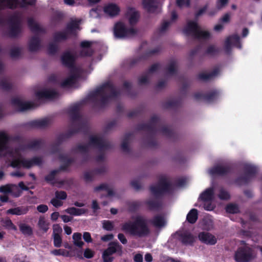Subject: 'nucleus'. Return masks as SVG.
<instances>
[{
	"mask_svg": "<svg viewBox=\"0 0 262 262\" xmlns=\"http://www.w3.org/2000/svg\"><path fill=\"white\" fill-rule=\"evenodd\" d=\"M235 260L237 262H248L252 259L250 249L241 247L235 253Z\"/></svg>",
	"mask_w": 262,
	"mask_h": 262,
	"instance_id": "nucleus-14",
	"label": "nucleus"
},
{
	"mask_svg": "<svg viewBox=\"0 0 262 262\" xmlns=\"http://www.w3.org/2000/svg\"><path fill=\"white\" fill-rule=\"evenodd\" d=\"M149 222L157 228H161L166 224V221L164 216L161 215H156L154 216L152 219L150 220Z\"/></svg>",
	"mask_w": 262,
	"mask_h": 262,
	"instance_id": "nucleus-36",
	"label": "nucleus"
},
{
	"mask_svg": "<svg viewBox=\"0 0 262 262\" xmlns=\"http://www.w3.org/2000/svg\"><path fill=\"white\" fill-rule=\"evenodd\" d=\"M29 206H20L11 208L7 210V214L16 215L26 214L29 210Z\"/></svg>",
	"mask_w": 262,
	"mask_h": 262,
	"instance_id": "nucleus-31",
	"label": "nucleus"
},
{
	"mask_svg": "<svg viewBox=\"0 0 262 262\" xmlns=\"http://www.w3.org/2000/svg\"><path fill=\"white\" fill-rule=\"evenodd\" d=\"M200 27L196 21L189 20L183 29V32L187 35H192L193 37L199 30Z\"/></svg>",
	"mask_w": 262,
	"mask_h": 262,
	"instance_id": "nucleus-21",
	"label": "nucleus"
},
{
	"mask_svg": "<svg viewBox=\"0 0 262 262\" xmlns=\"http://www.w3.org/2000/svg\"><path fill=\"white\" fill-rule=\"evenodd\" d=\"M180 104V102L178 100H171L165 103V106L167 108L177 107Z\"/></svg>",
	"mask_w": 262,
	"mask_h": 262,
	"instance_id": "nucleus-61",
	"label": "nucleus"
},
{
	"mask_svg": "<svg viewBox=\"0 0 262 262\" xmlns=\"http://www.w3.org/2000/svg\"><path fill=\"white\" fill-rule=\"evenodd\" d=\"M59 172V170H52L49 174L47 175L45 177V181L52 185L55 184L54 180L55 179L56 175Z\"/></svg>",
	"mask_w": 262,
	"mask_h": 262,
	"instance_id": "nucleus-44",
	"label": "nucleus"
},
{
	"mask_svg": "<svg viewBox=\"0 0 262 262\" xmlns=\"http://www.w3.org/2000/svg\"><path fill=\"white\" fill-rule=\"evenodd\" d=\"M198 219V211L196 209L190 210L186 216V220L190 224H194Z\"/></svg>",
	"mask_w": 262,
	"mask_h": 262,
	"instance_id": "nucleus-39",
	"label": "nucleus"
},
{
	"mask_svg": "<svg viewBox=\"0 0 262 262\" xmlns=\"http://www.w3.org/2000/svg\"><path fill=\"white\" fill-rule=\"evenodd\" d=\"M81 233L79 232H75L72 236L73 244L79 248H81L84 245V243L81 240Z\"/></svg>",
	"mask_w": 262,
	"mask_h": 262,
	"instance_id": "nucleus-42",
	"label": "nucleus"
},
{
	"mask_svg": "<svg viewBox=\"0 0 262 262\" xmlns=\"http://www.w3.org/2000/svg\"><path fill=\"white\" fill-rule=\"evenodd\" d=\"M122 230L139 237L146 236L150 233L146 219L140 215L136 216L132 222L123 224Z\"/></svg>",
	"mask_w": 262,
	"mask_h": 262,
	"instance_id": "nucleus-3",
	"label": "nucleus"
},
{
	"mask_svg": "<svg viewBox=\"0 0 262 262\" xmlns=\"http://www.w3.org/2000/svg\"><path fill=\"white\" fill-rule=\"evenodd\" d=\"M132 136V134L130 133H128L125 134L124 137L122 140L121 143V149L124 152H128L129 151V148L128 146V142L130 140L131 136Z\"/></svg>",
	"mask_w": 262,
	"mask_h": 262,
	"instance_id": "nucleus-41",
	"label": "nucleus"
},
{
	"mask_svg": "<svg viewBox=\"0 0 262 262\" xmlns=\"http://www.w3.org/2000/svg\"><path fill=\"white\" fill-rule=\"evenodd\" d=\"M78 78L76 73L72 74L61 83L60 85L62 88L71 87L76 83Z\"/></svg>",
	"mask_w": 262,
	"mask_h": 262,
	"instance_id": "nucleus-34",
	"label": "nucleus"
},
{
	"mask_svg": "<svg viewBox=\"0 0 262 262\" xmlns=\"http://www.w3.org/2000/svg\"><path fill=\"white\" fill-rule=\"evenodd\" d=\"M180 241L185 245H192L195 241L194 236L190 233L184 232L179 235Z\"/></svg>",
	"mask_w": 262,
	"mask_h": 262,
	"instance_id": "nucleus-30",
	"label": "nucleus"
},
{
	"mask_svg": "<svg viewBox=\"0 0 262 262\" xmlns=\"http://www.w3.org/2000/svg\"><path fill=\"white\" fill-rule=\"evenodd\" d=\"M63 14L61 12H57L54 13L51 17V23L54 25H57L61 23L63 18Z\"/></svg>",
	"mask_w": 262,
	"mask_h": 262,
	"instance_id": "nucleus-47",
	"label": "nucleus"
},
{
	"mask_svg": "<svg viewBox=\"0 0 262 262\" xmlns=\"http://www.w3.org/2000/svg\"><path fill=\"white\" fill-rule=\"evenodd\" d=\"M149 190L155 199L148 200L145 202L150 211H158L162 207V202L160 198L172 191V183L165 177H161L156 185L150 186Z\"/></svg>",
	"mask_w": 262,
	"mask_h": 262,
	"instance_id": "nucleus-1",
	"label": "nucleus"
},
{
	"mask_svg": "<svg viewBox=\"0 0 262 262\" xmlns=\"http://www.w3.org/2000/svg\"><path fill=\"white\" fill-rule=\"evenodd\" d=\"M142 5L148 13H155L158 9L157 0H143Z\"/></svg>",
	"mask_w": 262,
	"mask_h": 262,
	"instance_id": "nucleus-27",
	"label": "nucleus"
},
{
	"mask_svg": "<svg viewBox=\"0 0 262 262\" xmlns=\"http://www.w3.org/2000/svg\"><path fill=\"white\" fill-rule=\"evenodd\" d=\"M44 144V141L42 140H35L30 142L27 144L21 145L20 147V149L22 150L29 149H38L40 148Z\"/></svg>",
	"mask_w": 262,
	"mask_h": 262,
	"instance_id": "nucleus-28",
	"label": "nucleus"
},
{
	"mask_svg": "<svg viewBox=\"0 0 262 262\" xmlns=\"http://www.w3.org/2000/svg\"><path fill=\"white\" fill-rule=\"evenodd\" d=\"M226 210L229 213H236L239 212V208L236 204H229L226 206Z\"/></svg>",
	"mask_w": 262,
	"mask_h": 262,
	"instance_id": "nucleus-55",
	"label": "nucleus"
},
{
	"mask_svg": "<svg viewBox=\"0 0 262 262\" xmlns=\"http://www.w3.org/2000/svg\"><path fill=\"white\" fill-rule=\"evenodd\" d=\"M53 40L55 42H59L61 41L66 40L69 36L64 30L62 31H57L53 34Z\"/></svg>",
	"mask_w": 262,
	"mask_h": 262,
	"instance_id": "nucleus-38",
	"label": "nucleus"
},
{
	"mask_svg": "<svg viewBox=\"0 0 262 262\" xmlns=\"http://www.w3.org/2000/svg\"><path fill=\"white\" fill-rule=\"evenodd\" d=\"M0 4L9 9H15L18 4V0H0Z\"/></svg>",
	"mask_w": 262,
	"mask_h": 262,
	"instance_id": "nucleus-45",
	"label": "nucleus"
},
{
	"mask_svg": "<svg viewBox=\"0 0 262 262\" xmlns=\"http://www.w3.org/2000/svg\"><path fill=\"white\" fill-rule=\"evenodd\" d=\"M79 28V23L78 21L73 20L68 23L64 30L69 35H75L76 34V30Z\"/></svg>",
	"mask_w": 262,
	"mask_h": 262,
	"instance_id": "nucleus-35",
	"label": "nucleus"
},
{
	"mask_svg": "<svg viewBox=\"0 0 262 262\" xmlns=\"http://www.w3.org/2000/svg\"><path fill=\"white\" fill-rule=\"evenodd\" d=\"M120 11L119 7L114 3H110L104 6V12L110 16L114 17L119 14Z\"/></svg>",
	"mask_w": 262,
	"mask_h": 262,
	"instance_id": "nucleus-25",
	"label": "nucleus"
},
{
	"mask_svg": "<svg viewBox=\"0 0 262 262\" xmlns=\"http://www.w3.org/2000/svg\"><path fill=\"white\" fill-rule=\"evenodd\" d=\"M3 226L7 228L12 229L14 230H16V227L13 224L10 219L6 220L3 222Z\"/></svg>",
	"mask_w": 262,
	"mask_h": 262,
	"instance_id": "nucleus-64",
	"label": "nucleus"
},
{
	"mask_svg": "<svg viewBox=\"0 0 262 262\" xmlns=\"http://www.w3.org/2000/svg\"><path fill=\"white\" fill-rule=\"evenodd\" d=\"M198 238L201 242L207 245H214L217 242L216 237L209 232H200L198 235Z\"/></svg>",
	"mask_w": 262,
	"mask_h": 262,
	"instance_id": "nucleus-19",
	"label": "nucleus"
},
{
	"mask_svg": "<svg viewBox=\"0 0 262 262\" xmlns=\"http://www.w3.org/2000/svg\"><path fill=\"white\" fill-rule=\"evenodd\" d=\"M159 121V118L154 115L151 117L149 123H140L137 126L138 130H146L150 134V137L147 141V144L149 147H154L157 145V141L155 138V136L157 132V126Z\"/></svg>",
	"mask_w": 262,
	"mask_h": 262,
	"instance_id": "nucleus-5",
	"label": "nucleus"
},
{
	"mask_svg": "<svg viewBox=\"0 0 262 262\" xmlns=\"http://www.w3.org/2000/svg\"><path fill=\"white\" fill-rule=\"evenodd\" d=\"M76 134L75 130H68L65 133L59 135L56 139V143L53 144L51 147V150L52 154H56L59 151V146L62 142L66 140L71 138Z\"/></svg>",
	"mask_w": 262,
	"mask_h": 262,
	"instance_id": "nucleus-11",
	"label": "nucleus"
},
{
	"mask_svg": "<svg viewBox=\"0 0 262 262\" xmlns=\"http://www.w3.org/2000/svg\"><path fill=\"white\" fill-rule=\"evenodd\" d=\"M53 235V243L55 247L59 248L61 246L62 238L60 235L56 234Z\"/></svg>",
	"mask_w": 262,
	"mask_h": 262,
	"instance_id": "nucleus-62",
	"label": "nucleus"
},
{
	"mask_svg": "<svg viewBox=\"0 0 262 262\" xmlns=\"http://www.w3.org/2000/svg\"><path fill=\"white\" fill-rule=\"evenodd\" d=\"M89 145L96 147L102 150L103 149H108L110 147V144L105 142L101 137H98L95 136H91L89 145L78 144L76 147V149L82 153L86 154V160L89 157L88 152L89 150Z\"/></svg>",
	"mask_w": 262,
	"mask_h": 262,
	"instance_id": "nucleus-6",
	"label": "nucleus"
},
{
	"mask_svg": "<svg viewBox=\"0 0 262 262\" xmlns=\"http://www.w3.org/2000/svg\"><path fill=\"white\" fill-rule=\"evenodd\" d=\"M59 159L62 162L68 165L69 166L75 161L73 158H68L67 156L61 154L59 155Z\"/></svg>",
	"mask_w": 262,
	"mask_h": 262,
	"instance_id": "nucleus-54",
	"label": "nucleus"
},
{
	"mask_svg": "<svg viewBox=\"0 0 262 262\" xmlns=\"http://www.w3.org/2000/svg\"><path fill=\"white\" fill-rule=\"evenodd\" d=\"M232 45L238 49H241L242 48L240 37L236 34L229 36L225 41L224 50L227 54L230 53Z\"/></svg>",
	"mask_w": 262,
	"mask_h": 262,
	"instance_id": "nucleus-12",
	"label": "nucleus"
},
{
	"mask_svg": "<svg viewBox=\"0 0 262 262\" xmlns=\"http://www.w3.org/2000/svg\"><path fill=\"white\" fill-rule=\"evenodd\" d=\"M220 92L217 90H213L204 94V101L208 103H213L219 98Z\"/></svg>",
	"mask_w": 262,
	"mask_h": 262,
	"instance_id": "nucleus-32",
	"label": "nucleus"
},
{
	"mask_svg": "<svg viewBox=\"0 0 262 262\" xmlns=\"http://www.w3.org/2000/svg\"><path fill=\"white\" fill-rule=\"evenodd\" d=\"M58 50L57 45L55 43H50L48 47V52L49 55L55 54Z\"/></svg>",
	"mask_w": 262,
	"mask_h": 262,
	"instance_id": "nucleus-57",
	"label": "nucleus"
},
{
	"mask_svg": "<svg viewBox=\"0 0 262 262\" xmlns=\"http://www.w3.org/2000/svg\"><path fill=\"white\" fill-rule=\"evenodd\" d=\"M177 62L174 60H171L166 68V71L169 74L173 75L177 73Z\"/></svg>",
	"mask_w": 262,
	"mask_h": 262,
	"instance_id": "nucleus-50",
	"label": "nucleus"
},
{
	"mask_svg": "<svg viewBox=\"0 0 262 262\" xmlns=\"http://www.w3.org/2000/svg\"><path fill=\"white\" fill-rule=\"evenodd\" d=\"M93 51L91 49H83L80 52V55L82 57H91L93 54Z\"/></svg>",
	"mask_w": 262,
	"mask_h": 262,
	"instance_id": "nucleus-63",
	"label": "nucleus"
},
{
	"mask_svg": "<svg viewBox=\"0 0 262 262\" xmlns=\"http://www.w3.org/2000/svg\"><path fill=\"white\" fill-rule=\"evenodd\" d=\"M50 123V120L48 118L42 119L34 120L24 124L27 128H41L47 127Z\"/></svg>",
	"mask_w": 262,
	"mask_h": 262,
	"instance_id": "nucleus-17",
	"label": "nucleus"
},
{
	"mask_svg": "<svg viewBox=\"0 0 262 262\" xmlns=\"http://www.w3.org/2000/svg\"><path fill=\"white\" fill-rule=\"evenodd\" d=\"M87 99L92 101L94 108L99 109H102L105 107L110 101L108 96L106 95V93L98 95L93 99L90 98L89 94L86 98Z\"/></svg>",
	"mask_w": 262,
	"mask_h": 262,
	"instance_id": "nucleus-13",
	"label": "nucleus"
},
{
	"mask_svg": "<svg viewBox=\"0 0 262 262\" xmlns=\"http://www.w3.org/2000/svg\"><path fill=\"white\" fill-rule=\"evenodd\" d=\"M9 141V137L6 133L4 131L0 132V157L2 156V152L6 151L9 157L12 159L9 164V166L13 168H20V166L23 167V161L25 159H20L16 158L15 154L19 155L18 151L17 149L14 151L9 148L8 143Z\"/></svg>",
	"mask_w": 262,
	"mask_h": 262,
	"instance_id": "nucleus-4",
	"label": "nucleus"
},
{
	"mask_svg": "<svg viewBox=\"0 0 262 262\" xmlns=\"http://www.w3.org/2000/svg\"><path fill=\"white\" fill-rule=\"evenodd\" d=\"M35 95L38 99H47L50 100L56 99L59 96V93L56 91L47 89L37 91Z\"/></svg>",
	"mask_w": 262,
	"mask_h": 262,
	"instance_id": "nucleus-15",
	"label": "nucleus"
},
{
	"mask_svg": "<svg viewBox=\"0 0 262 262\" xmlns=\"http://www.w3.org/2000/svg\"><path fill=\"white\" fill-rule=\"evenodd\" d=\"M245 174L238 177L234 180V183L238 186L247 185L254 178L258 172L257 167L255 166L247 164L244 167Z\"/></svg>",
	"mask_w": 262,
	"mask_h": 262,
	"instance_id": "nucleus-7",
	"label": "nucleus"
},
{
	"mask_svg": "<svg viewBox=\"0 0 262 262\" xmlns=\"http://www.w3.org/2000/svg\"><path fill=\"white\" fill-rule=\"evenodd\" d=\"M23 167L29 169L33 165L40 166L42 164V159L40 157H34L30 160H24Z\"/></svg>",
	"mask_w": 262,
	"mask_h": 262,
	"instance_id": "nucleus-29",
	"label": "nucleus"
},
{
	"mask_svg": "<svg viewBox=\"0 0 262 262\" xmlns=\"http://www.w3.org/2000/svg\"><path fill=\"white\" fill-rule=\"evenodd\" d=\"M219 68L216 67L209 73H201L199 74L198 75V79L201 81H207L214 78L219 74Z\"/></svg>",
	"mask_w": 262,
	"mask_h": 262,
	"instance_id": "nucleus-24",
	"label": "nucleus"
},
{
	"mask_svg": "<svg viewBox=\"0 0 262 262\" xmlns=\"http://www.w3.org/2000/svg\"><path fill=\"white\" fill-rule=\"evenodd\" d=\"M129 10L132 12L128 20L130 25H135L138 21L139 18V14L138 11H135L133 8H130Z\"/></svg>",
	"mask_w": 262,
	"mask_h": 262,
	"instance_id": "nucleus-46",
	"label": "nucleus"
},
{
	"mask_svg": "<svg viewBox=\"0 0 262 262\" xmlns=\"http://www.w3.org/2000/svg\"><path fill=\"white\" fill-rule=\"evenodd\" d=\"M160 132L163 135L168 138H172L174 136V132L166 126H163L161 127Z\"/></svg>",
	"mask_w": 262,
	"mask_h": 262,
	"instance_id": "nucleus-52",
	"label": "nucleus"
},
{
	"mask_svg": "<svg viewBox=\"0 0 262 262\" xmlns=\"http://www.w3.org/2000/svg\"><path fill=\"white\" fill-rule=\"evenodd\" d=\"M19 228L21 232L24 235L30 236L33 234L32 228L25 223L20 224Z\"/></svg>",
	"mask_w": 262,
	"mask_h": 262,
	"instance_id": "nucleus-43",
	"label": "nucleus"
},
{
	"mask_svg": "<svg viewBox=\"0 0 262 262\" xmlns=\"http://www.w3.org/2000/svg\"><path fill=\"white\" fill-rule=\"evenodd\" d=\"M11 83L8 82L6 79H3L0 80V88L5 91H9L12 89Z\"/></svg>",
	"mask_w": 262,
	"mask_h": 262,
	"instance_id": "nucleus-56",
	"label": "nucleus"
},
{
	"mask_svg": "<svg viewBox=\"0 0 262 262\" xmlns=\"http://www.w3.org/2000/svg\"><path fill=\"white\" fill-rule=\"evenodd\" d=\"M219 52L220 49L219 48L216 47L214 45H210L207 48L205 54L211 56H214Z\"/></svg>",
	"mask_w": 262,
	"mask_h": 262,
	"instance_id": "nucleus-51",
	"label": "nucleus"
},
{
	"mask_svg": "<svg viewBox=\"0 0 262 262\" xmlns=\"http://www.w3.org/2000/svg\"><path fill=\"white\" fill-rule=\"evenodd\" d=\"M61 60L64 66L72 68L74 65L75 58L74 56L70 51H66L62 55Z\"/></svg>",
	"mask_w": 262,
	"mask_h": 262,
	"instance_id": "nucleus-22",
	"label": "nucleus"
},
{
	"mask_svg": "<svg viewBox=\"0 0 262 262\" xmlns=\"http://www.w3.org/2000/svg\"><path fill=\"white\" fill-rule=\"evenodd\" d=\"M49 224L45 220L43 217H40L38 222V226L40 229L44 232H47L49 229Z\"/></svg>",
	"mask_w": 262,
	"mask_h": 262,
	"instance_id": "nucleus-48",
	"label": "nucleus"
},
{
	"mask_svg": "<svg viewBox=\"0 0 262 262\" xmlns=\"http://www.w3.org/2000/svg\"><path fill=\"white\" fill-rule=\"evenodd\" d=\"M231 171V168L229 166L217 165L213 167L210 172L212 175L225 176Z\"/></svg>",
	"mask_w": 262,
	"mask_h": 262,
	"instance_id": "nucleus-23",
	"label": "nucleus"
},
{
	"mask_svg": "<svg viewBox=\"0 0 262 262\" xmlns=\"http://www.w3.org/2000/svg\"><path fill=\"white\" fill-rule=\"evenodd\" d=\"M102 227L107 231H112L114 229V225L112 221L104 220L102 222Z\"/></svg>",
	"mask_w": 262,
	"mask_h": 262,
	"instance_id": "nucleus-58",
	"label": "nucleus"
},
{
	"mask_svg": "<svg viewBox=\"0 0 262 262\" xmlns=\"http://www.w3.org/2000/svg\"><path fill=\"white\" fill-rule=\"evenodd\" d=\"M16 187L15 184H6L0 186V192L5 194L11 193L12 192V187Z\"/></svg>",
	"mask_w": 262,
	"mask_h": 262,
	"instance_id": "nucleus-53",
	"label": "nucleus"
},
{
	"mask_svg": "<svg viewBox=\"0 0 262 262\" xmlns=\"http://www.w3.org/2000/svg\"><path fill=\"white\" fill-rule=\"evenodd\" d=\"M28 47L30 52H36L39 50L41 47L40 38L37 35L32 36L29 40Z\"/></svg>",
	"mask_w": 262,
	"mask_h": 262,
	"instance_id": "nucleus-26",
	"label": "nucleus"
},
{
	"mask_svg": "<svg viewBox=\"0 0 262 262\" xmlns=\"http://www.w3.org/2000/svg\"><path fill=\"white\" fill-rule=\"evenodd\" d=\"M21 19L16 15H13L8 20L9 25V35L11 37H16L21 33Z\"/></svg>",
	"mask_w": 262,
	"mask_h": 262,
	"instance_id": "nucleus-10",
	"label": "nucleus"
},
{
	"mask_svg": "<svg viewBox=\"0 0 262 262\" xmlns=\"http://www.w3.org/2000/svg\"><path fill=\"white\" fill-rule=\"evenodd\" d=\"M107 91L111 92L109 95H107L110 100L112 98H116L120 95V91L116 90L111 82H107L97 88L95 90L90 92L89 94L90 98H95L98 95L106 93Z\"/></svg>",
	"mask_w": 262,
	"mask_h": 262,
	"instance_id": "nucleus-8",
	"label": "nucleus"
},
{
	"mask_svg": "<svg viewBox=\"0 0 262 262\" xmlns=\"http://www.w3.org/2000/svg\"><path fill=\"white\" fill-rule=\"evenodd\" d=\"M64 211L72 215L79 216L85 212V210L83 208H77L74 207H69Z\"/></svg>",
	"mask_w": 262,
	"mask_h": 262,
	"instance_id": "nucleus-40",
	"label": "nucleus"
},
{
	"mask_svg": "<svg viewBox=\"0 0 262 262\" xmlns=\"http://www.w3.org/2000/svg\"><path fill=\"white\" fill-rule=\"evenodd\" d=\"M160 51V48L157 47L154 49L150 50L147 51L144 55L141 57L133 58L130 59L129 66L130 67H133L139 62L142 59H146L148 57L158 53Z\"/></svg>",
	"mask_w": 262,
	"mask_h": 262,
	"instance_id": "nucleus-20",
	"label": "nucleus"
},
{
	"mask_svg": "<svg viewBox=\"0 0 262 262\" xmlns=\"http://www.w3.org/2000/svg\"><path fill=\"white\" fill-rule=\"evenodd\" d=\"M28 25L31 31L33 32H43L45 31L41 28L33 19V18H29L28 19Z\"/></svg>",
	"mask_w": 262,
	"mask_h": 262,
	"instance_id": "nucleus-37",
	"label": "nucleus"
},
{
	"mask_svg": "<svg viewBox=\"0 0 262 262\" xmlns=\"http://www.w3.org/2000/svg\"><path fill=\"white\" fill-rule=\"evenodd\" d=\"M218 196L220 199L222 200H228L230 199V195L228 191H226L223 188H221L220 190Z\"/></svg>",
	"mask_w": 262,
	"mask_h": 262,
	"instance_id": "nucleus-59",
	"label": "nucleus"
},
{
	"mask_svg": "<svg viewBox=\"0 0 262 262\" xmlns=\"http://www.w3.org/2000/svg\"><path fill=\"white\" fill-rule=\"evenodd\" d=\"M214 195V188L210 187L206 189L201 194L200 198L203 202H211L213 200Z\"/></svg>",
	"mask_w": 262,
	"mask_h": 262,
	"instance_id": "nucleus-33",
	"label": "nucleus"
},
{
	"mask_svg": "<svg viewBox=\"0 0 262 262\" xmlns=\"http://www.w3.org/2000/svg\"><path fill=\"white\" fill-rule=\"evenodd\" d=\"M11 104L18 108L20 111H25L32 109L34 107V104L31 102H23L18 98H14L11 100Z\"/></svg>",
	"mask_w": 262,
	"mask_h": 262,
	"instance_id": "nucleus-18",
	"label": "nucleus"
},
{
	"mask_svg": "<svg viewBox=\"0 0 262 262\" xmlns=\"http://www.w3.org/2000/svg\"><path fill=\"white\" fill-rule=\"evenodd\" d=\"M86 98L74 104L69 108L68 114L71 118V124L68 130H75L76 134L82 132L84 134H86L88 133L89 128L87 121L82 118L79 113L81 106L86 103Z\"/></svg>",
	"mask_w": 262,
	"mask_h": 262,
	"instance_id": "nucleus-2",
	"label": "nucleus"
},
{
	"mask_svg": "<svg viewBox=\"0 0 262 262\" xmlns=\"http://www.w3.org/2000/svg\"><path fill=\"white\" fill-rule=\"evenodd\" d=\"M142 205V202L141 201H136L132 202L129 205V209L131 211L135 212L138 210Z\"/></svg>",
	"mask_w": 262,
	"mask_h": 262,
	"instance_id": "nucleus-60",
	"label": "nucleus"
},
{
	"mask_svg": "<svg viewBox=\"0 0 262 262\" xmlns=\"http://www.w3.org/2000/svg\"><path fill=\"white\" fill-rule=\"evenodd\" d=\"M210 37V34L208 31H201L200 29L194 36L196 39H208Z\"/></svg>",
	"mask_w": 262,
	"mask_h": 262,
	"instance_id": "nucleus-49",
	"label": "nucleus"
},
{
	"mask_svg": "<svg viewBox=\"0 0 262 262\" xmlns=\"http://www.w3.org/2000/svg\"><path fill=\"white\" fill-rule=\"evenodd\" d=\"M122 246L118 242H111L109 243L108 247L105 249L102 254L111 256L117 253L119 256L123 254Z\"/></svg>",
	"mask_w": 262,
	"mask_h": 262,
	"instance_id": "nucleus-16",
	"label": "nucleus"
},
{
	"mask_svg": "<svg viewBox=\"0 0 262 262\" xmlns=\"http://www.w3.org/2000/svg\"><path fill=\"white\" fill-rule=\"evenodd\" d=\"M137 33L136 29L126 27L124 23L118 22L115 24L114 28V35L116 38H123L135 35Z\"/></svg>",
	"mask_w": 262,
	"mask_h": 262,
	"instance_id": "nucleus-9",
	"label": "nucleus"
}]
</instances>
